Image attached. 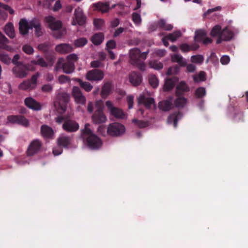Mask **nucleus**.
<instances>
[{"label":"nucleus","mask_w":248,"mask_h":248,"mask_svg":"<svg viewBox=\"0 0 248 248\" xmlns=\"http://www.w3.org/2000/svg\"><path fill=\"white\" fill-rule=\"evenodd\" d=\"M90 124H86L84 129L81 130V137L88 147L92 149H99L102 145L101 139L89 128Z\"/></svg>","instance_id":"nucleus-1"},{"label":"nucleus","mask_w":248,"mask_h":248,"mask_svg":"<svg viewBox=\"0 0 248 248\" xmlns=\"http://www.w3.org/2000/svg\"><path fill=\"white\" fill-rule=\"evenodd\" d=\"M149 51L141 53L140 49L134 48L129 52L130 62L131 64L137 66L140 70L144 71L145 64L144 61L146 59Z\"/></svg>","instance_id":"nucleus-2"},{"label":"nucleus","mask_w":248,"mask_h":248,"mask_svg":"<svg viewBox=\"0 0 248 248\" xmlns=\"http://www.w3.org/2000/svg\"><path fill=\"white\" fill-rule=\"evenodd\" d=\"M45 22L47 24L48 27L51 30L59 31L62 27V23L61 21L56 20V18L51 16H46L45 18ZM62 32L58 31L54 34V36L57 38H60L63 35Z\"/></svg>","instance_id":"nucleus-3"},{"label":"nucleus","mask_w":248,"mask_h":248,"mask_svg":"<svg viewBox=\"0 0 248 248\" xmlns=\"http://www.w3.org/2000/svg\"><path fill=\"white\" fill-rule=\"evenodd\" d=\"M75 68V64L73 62H68L62 58L58 59L55 67V71H59L62 69L63 72L67 74L73 73Z\"/></svg>","instance_id":"nucleus-4"},{"label":"nucleus","mask_w":248,"mask_h":248,"mask_svg":"<svg viewBox=\"0 0 248 248\" xmlns=\"http://www.w3.org/2000/svg\"><path fill=\"white\" fill-rule=\"evenodd\" d=\"M125 131V127L119 123H113L108 125V134L113 137H118L123 135Z\"/></svg>","instance_id":"nucleus-5"},{"label":"nucleus","mask_w":248,"mask_h":248,"mask_svg":"<svg viewBox=\"0 0 248 248\" xmlns=\"http://www.w3.org/2000/svg\"><path fill=\"white\" fill-rule=\"evenodd\" d=\"M69 95L66 93H59L57 97L58 103V111L60 114L64 113L67 108Z\"/></svg>","instance_id":"nucleus-6"},{"label":"nucleus","mask_w":248,"mask_h":248,"mask_svg":"<svg viewBox=\"0 0 248 248\" xmlns=\"http://www.w3.org/2000/svg\"><path fill=\"white\" fill-rule=\"evenodd\" d=\"M86 16L84 15L82 9L78 7L75 10L74 16L72 22L73 25L78 24L79 26H83L86 23Z\"/></svg>","instance_id":"nucleus-7"},{"label":"nucleus","mask_w":248,"mask_h":248,"mask_svg":"<svg viewBox=\"0 0 248 248\" xmlns=\"http://www.w3.org/2000/svg\"><path fill=\"white\" fill-rule=\"evenodd\" d=\"M39 74L37 73L32 76L30 80H26L21 83L19 88L24 90H31L34 89L37 85V81Z\"/></svg>","instance_id":"nucleus-8"},{"label":"nucleus","mask_w":248,"mask_h":248,"mask_svg":"<svg viewBox=\"0 0 248 248\" xmlns=\"http://www.w3.org/2000/svg\"><path fill=\"white\" fill-rule=\"evenodd\" d=\"M104 77V72L99 69H94L88 71L86 75V78L90 81H100Z\"/></svg>","instance_id":"nucleus-9"},{"label":"nucleus","mask_w":248,"mask_h":248,"mask_svg":"<svg viewBox=\"0 0 248 248\" xmlns=\"http://www.w3.org/2000/svg\"><path fill=\"white\" fill-rule=\"evenodd\" d=\"M106 105L111 115L118 119H122L124 118L125 115L123 111L118 108L114 107L110 101H107Z\"/></svg>","instance_id":"nucleus-10"},{"label":"nucleus","mask_w":248,"mask_h":248,"mask_svg":"<svg viewBox=\"0 0 248 248\" xmlns=\"http://www.w3.org/2000/svg\"><path fill=\"white\" fill-rule=\"evenodd\" d=\"M7 121L11 123L16 124L25 127L29 125V122L22 115H10L7 117Z\"/></svg>","instance_id":"nucleus-11"},{"label":"nucleus","mask_w":248,"mask_h":248,"mask_svg":"<svg viewBox=\"0 0 248 248\" xmlns=\"http://www.w3.org/2000/svg\"><path fill=\"white\" fill-rule=\"evenodd\" d=\"M72 95L74 98L75 102L77 104H85L86 99L83 95L79 87L74 86L72 89Z\"/></svg>","instance_id":"nucleus-12"},{"label":"nucleus","mask_w":248,"mask_h":248,"mask_svg":"<svg viewBox=\"0 0 248 248\" xmlns=\"http://www.w3.org/2000/svg\"><path fill=\"white\" fill-rule=\"evenodd\" d=\"M28 67L27 65L23 64V63L15 66L13 68V72L14 74L18 78H23L25 77L27 75V71H28Z\"/></svg>","instance_id":"nucleus-13"},{"label":"nucleus","mask_w":248,"mask_h":248,"mask_svg":"<svg viewBox=\"0 0 248 248\" xmlns=\"http://www.w3.org/2000/svg\"><path fill=\"white\" fill-rule=\"evenodd\" d=\"M42 146L41 142L34 140L31 142L28 148L27 154L28 156H32L37 153Z\"/></svg>","instance_id":"nucleus-14"},{"label":"nucleus","mask_w":248,"mask_h":248,"mask_svg":"<svg viewBox=\"0 0 248 248\" xmlns=\"http://www.w3.org/2000/svg\"><path fill=\"white\" fill-rule=\"evenodd\" d=\"M62 128L66 132H73L77 131L79 129V125L76 121L67 119L64 122Z\"/></svg>","instance_id":"nucleus-15"},{"label":"nucleus","mask_w":248,"mask_h":248,"mask_svg":"<svg viewBox=\"0 0 248 248\" xmlns=\"http://www.w3.org/2000/svg\"><path fill=\"white\" fill-rule=\"evenodd\" d=\"M92 120L95 124H100L105 123L107 118L103 111L95 110L92 116Z\"/></svg>","instance_id":"nucleus-16"},{"label":"nucleus","mask_w":248,"mask_h":248,"mask_svg":"<svg viewBox=\"0 0 248 248\" xmlns=\"http://www.w3.org/2000/svg\"><path fill=\"white\" fill-rule=\"evenodd\" d=\"M113 84L111 82L108 81L103 84L102 86L100 95L103 98H106L109 95L112 90Z\"/></svg>","instance_id":"nucleus-17"},{"label":"nucleus","mask_w":248,"mask_h":248,"mask_svg":"<svg viewBox=\"0 0 248 248\" xmlns=\"http://www.w3.org/2000/svg\"><path fill=\"white\" fill-rule=\"evenodd\" d=\"M129 79L130 83L135 86H139L142 81V77L140 73L133 72L129 74Z\"/></svg>","instance_id":"nucleus-18"},{"label":"nucleus","mask_w":248,"mask_h":248,"mask_svg":"<svg viewBox=\"0 0 248 248\" xmlns=\"http://www.w3.org/2000/svg\"><path fill=\"white\" fill-rule=\"evenodd\" d=\"M31 29V21L28 23L25 19H21L19 23V32L22 35L28 33L29 30Z\"/></svg>","instance_id":"nucleus-19"},{"label":"nucleus","mask_w":248,"mask_h":248,"mask_svg":"<svg viewBox=\"0 0 248 248\" xmlns=\"http://www.w3.org/2000/svg\"><path fill=\"white\" fill-rule=\"evenodd\" d=\"M25 104L30 108L35 110H39L41 109L40 104L31 97H28L25 99Z\"/></svg>","instance_id":"nucleus-20"},{"label":"nucleus","mask_w":248,"mask_h":248,"mask_svg":"<svg viewBox=\"0 0 248 248\" xmlns=\"http://www.w3.org/2000/svg\"><path fill=\"white\" fill-rule=\"evenodd\" d=\"M178 81V78L173 77L172 78H167L164 85V90L165 91H169L172 90L175 86V84Z\"/></svg>","instance_id":"nucleus-21"},{"label":"nucleus","mask_w":248,"mask_h":248,"mask_svg":"<svg viewBox=\"0 0 248 248\" xmlns=\"http://www.w3.org/2000/svg\"><path fill=\"white\" fill-rule=\"evenodd\" d=\"M189 91V88L184 81H181L176 87V95L177 96H182L186 92Z\"/></svg>","instance_id":"nucleus-22"},{"label":"nucleus","mask_w":248,"mask_h":248,"mask_svg":"<svg viewBox=\"0 0 248 248\" xmlns=\"http://www.w3.org/2000/svg\"><path fill=\"white\" fill-rule=\"evenodd\" d=\"M72 46L67 44H61L56 46L55 50L61 54L67 53L73 51Z\"/></svg>","instance_id":"nucleus-23"},{"label":"nucleus","mask_w":248,"mask_h":248,"mask_svg":"<svg viewBox=\"0 0 248 248\" xmlns=\"http://www.w3.org/2000/svg\"><path fill=\"white\" fill-rule=\"evenodd\" d=\"M182 117V114L180 112H177L170 114L168 118L167 123L169 124H173L174 127L177 126L178 120Z\"/></svg>","instance_id":"nucleus-24"},{"label":"nucleus","mask_w":248,"mask_h":248,"mask_svg":"<svg viewBox=\"0 0 248 248\" xmlns=\"http://www.w3.org/2000/svg\"><path fill=\"white\" fill-rule=\"evenodd\" d=\"M35 29V35L39 37L43 34L41 23L36 19H33L31 21V29Z\"/></svg>","instance_id":"nucleus-25"},{"label":"nucleus","mask_w":248,"mask_h":248,"mask_svg":"<svg viewBox=\"0 0 248 248\" xmlns=\"http://www.w3.org/2000/svg\"><path fill=\"white\" fill-rule=\"evenodd\" d=\"M139 103L143 104L147 108H150L152 105L155 104L154 99L151 97H146L144 95H140L138 98Z\"/></svg>","instance_id":"nucleus-26"},{"label":"nucleus","mask_w":248,"mask_h":248,"mask_svg":"<svg viewBox=\"0 0 248 248\" xmlns=\"http://www.w3.org/2000/svg\"><path fill=\"white\" fill-rule=\"evenodd\" d=\"M58 144L61 147L68 148L71 142V138L66 136H60L57 139Z\"/></svg>","instance_id":"nucleus-27"},{"label":"nucleus","mask_w":248,"mask_h":248,"mask_svg":"<svg viewBox=\"0 0 248 248\" xmlns=\"http://www.w3.org/2000/svg\"><path fill=\"white\" fill-rule=\"evenodd\" d=\"M220 35L223 38L224 41H228L232 38L233 36V33L232 31L229 30L228 27H225L220 32Z\"/></svg>","instance_id":"nucleus-28"},{"label":"nucleus","mask_w":248,"mask_h":248,"mask_svg":"<svg viewBox=\"0 0 248 248\" xmlns=\"http://www.w3.org/2000/svg\"><path fill=\"white\" fill-rule=\"evenodd\" d=\"M5 11H8L10 14H14V10L7 5L0 3V18L3 19L5 17L6 14Z\"/></svg>","instance_id":"nucleus-29"},{"label":"nucleus","mask_w":248,"mask_h":248,"mask_svg":"<svg viewBox=\"0 0 248 248\" xmlns=\"http://www.w3.org/2000/svg\"><path fill=\"white\" fill-rule=\"evenodd\" d=\"M4 31L6 35L10 38H14L15 37V29L14 25L12 23L9 22L6 24L4 28Z\"/></svg>","instance_id":"nucleus-30"},{"label":"nucleus","mask_w":248,"mask_h":248,"mask_svg":"<svg viewBox=\"0 0 248 248\" xmlns=\"http://www.w3.org/2000/svg\"><path fill=\"white\" fill-rule=\"evenodd\" d=\"M41 132L43 137L48 138H51L54 134L53 129L46 125H43L41 126Z\"/></svg>","instance_id":"nucleus-31"},{"label":"nucleus","mask_w":248,"mask_h":248,"mask_svg":"<svg viewBox=\"0 0 248 248\" xmlns=\"http://www.w3.org/2000/svg\"><path fill=\"white\" fill-rule=\"evenodd\" d=\"M93 6L96 10L101 11L102 13H106L109 9V5L108 2H99L93 4Z\"/></svg>","instance_id":"nucleus-32"},{"label":"nucleus","mask_w":248,"mask_h":248,"mask_svg":"<svg viewBox=\"0 0 248 248\" xmlns=\"http://www.w3.org/2000/svg\"><path fill=\"white\" fill-rule=\"evenodd\" d=\"M104 39V34L102 32H98L94 34L92 37L91 41L95 45H99L103 41Z\"/></svg>","instance_id":"nucleus-33"},{"label":"nucleus","mask_w":248,"mask_h":248,"mask_svg":"<svg viewBox=\"0 0 248 248\" xmlns=\"http://www.w3.org/2000/svg\"><path fill=\"white\" fill-rule=\"evenodd\" d=\"M172 107V103L170 101L166 100L160 101L158 104V108L164 111L170 110Z\"/></svg>","instance_id":"nucleus-34"},{"label":"nucleus","mask_w":248,"mask_h":248,"mask_svg":"<svg viewBox=\"0 0 248 248\" xmlns=\"http://www.w3.org/2000/svg\"><path fill=\"white\" fill-rule=\"evenodd\" d=\"M75 80L78 83L81 88L87 92H90L93 88V86L88 82L83 81L80 78H76Z\"/></svg>","instance_id":"nucleus-35"},{"label":"nucleus","mask_w":248,"mask_h":248,"mask_svg":"<svg viewBox=\"0 0 248 248\" xmlns=\"http://www.w3.org/2000/svg\"><path fill=\"white\" fill-rule=\"evenodd\" d=\"M194 38V41L197 42H200L204 39L206 35V32L204 30H197L195 33Z\"/></svg>","instance_id":"nucleus-36"},{"label":"nucleus","mask_w":248,"mask_h":248,"mask_svg":"<svg viewBox=\"0 0 248 248\" xmlns=\"http://www.w3.org/2000/svg\"><path fill=\"white\" fill-rule=\"evenodd\" d=\"M171 60L173 62H177L182 66H184L186 65V62L181 55L178 54H174L171 56Z\"/></svg>","instance_id":"nucleus-37"},{"label":"nucleus","mask_w":248,"mask_h":248,"mask_svg":"<svg viewBox=\"0 0 248 248\" xmlns=\"http://www.w3.org/2000/svg\"><path fill=\"white\" fill-rule=\"evenodd\" d=\"M157 26L159 28L162 29L166 31H170L173 28V26L172 25L167 24L165 20L164 19L159 20L157 22Z\"/></svg>","instance_id":"nucleus-38"},{"label":"nucleus","mask_w":248,"mask_h":248,"mask_svg":"<svg viewBox=\"0 0 248 248\" xmlns=\"http://www.w3.org/2000/svg\"><path fill=\"white\" fill-rule=\"evenodd\" d=\"M178 98L175 100L174 103L176 107L183 108L187 102V99L183 96H177Z\"/></svg>","instance_id":"nucleus-39"},{"label":"nucleus","mask_w":248,"mask_h":248,"mask_svg":"<svg viewBox=\"0 0 248 248\" xmlns=\"http://www.w3.org/2000/svg\"><path fill=\"white\" fill-rule=\"evenodd\" d=\"M181 35L182 33L181 31H177L173 32L171 33H169L167 36L169 40L173 42L175 41L178 38L181 37Z\"/></svg>","instance_id":"nucleus-40"},{"label":"nucleus","mask_w":248,"mask_h":248,"mask_svg":"<svg viewBox=\"0 0 248 248\" xmlns=\"http://www.w3.org/2000/svg\"><path fill=\"white\" fill-rule=\"evenodd\" d=\"M206 94L205 88L202 87L198 88L195 92V95L197 98H202L205 96Z\"/></svg>","instance_id":"nucleus-41"},{"label":"nucleus","mask_w":248,"mask_h":248,"mask_svg":"<svg viewBox=\"0 0 248 248\" xmlns=\"http://www.w3.org/2000/svg\"><path fill=\"white\" fill-rule=\"evenodd\" d=\"M149 82L151 86L154 88H155L158 86V80L156 77L154 75H149Z\"/></svg>","instance_id":"nucleus-42"},{"label":"nucleus","mask_w":248,"mask_h":248,"mask_svg":"<svg viewBox=\"0 0 248 248\" xmlns=\"http://www.w3.org/2000/svg\"><path fill=\"white\" fill-rule=\"evenodd\" d=\"M221 31V26L219 25H217L215 26L212 29L210 32V35L212 37L218 36L220 35Z\"/></svg>","instance_id":"nucleus-43"},{"label":"nucleus","mask_w":248,"mask_h":248,"mask_svg":"<svg viewBox=\"0 0 248 248\" xmlns=\"http://www.w3.org/2000/svg\"><path fill=\"white\" fill-rule=\"evenodd\" d=\"M193 80L195 82L205 81L206 80L205 73L203 71L200 72L199 74L193 77Z\"/></svg>","instance_id":"nucleus-44"},{"label":"nucleus","mask_w":248,"mask_h":248,"mask_svg":"<svg viewBox=\"0 0 248 248\" xmlns=\"http://www.w3.org/2000/svg\"><path fill=\"white\" fill-rule=\"evenodd\" d=\"M49 46H50V45L48 43H42V44H39L38 46V49L39 50L42 51L43 52H44L45 54L48 53L49 52H50L49 50Z\"/></svg>","instance_id":"nucleus-45"},{"label":"nucleus","mask_w":248,"mask_h":248,"mask_svg":"<svg viewBox=\"0 0 248 248\" xmlns=\"http://www.w3.org/2000/svg\"><path fill=\"white\" fill-rule=\"evenodd\" d=\"M8 43V40L7 38L0 31V48L5 49Z\"/></svg>","instance_id":"nucleus-46"},{"label":"nucleus","mask_w":248,"mask_h":248,"mask_svg":"<svg viewBox=\"0 0 248 248\" xmlns=\"http://www.w3.org/2000/svg\"><path fill=\"white\" fill-rule=\"evenodd\" d=\"M191 59L193 63H202L204 60V58L202 55H197L192 56Z\"/></svg>","instance_id":"nucleus-47"},{"label":"nucleus","mask_w":248,"mask_h":248,"mask_svg":"<svg viewBox=\"0 0 248 248\" xmlns=\"http://www.w3.org/2000/svg\"><path fill=\"white\" fill-rule=\"evenodd\" d=\"M132 123L137 125L140 128H144L148 125V123L147 122L138 120L137 119H134L132 120Z\"/></svg>","instance_id":"nucleus-48"},{"label":"nucleus","mask_w":248,"mask_h":248,"mask_svg":"<svg viewBox=\"0 0 248 248\" xmlns=\"http://www.w3.org/2000/svg\"><path fill=\"white\" fill-rule=\"evenodd\" d=\"M87 43V40L85 38H80L75 41V45L77 47H82Z\"/></svg>","instance_id":"nucleus-49"},{"label":"nucleus","mask_w":248,"mask_h":248,"mask_svg":"<svg viewBox=\"0 0 248 248\" xmlns=\"http://www.w3.org/2000/svg\"><path fill=\"white\" fill-rule=\"evenodd\" d=\"M22 50L28 55H31L34 52L33 48L31 46L28 44L23 46Z\"/></svg>","instance_id":"nucleus-50"},{"label":"nucleus","mask_w":248,"mask_h":248,"mask_svg":"<svg viewBox=\"0 0 248 248\" xmlns=\"http://www.w3.org/2000/svg\"><path fill=\"white\" fill-rule=\"evenodd\" d=\"M0 61L6 64L10 63L11 59L7 54H0Z\"/></svg>","instance_id":"nucleus-51"},{"label":"nucleus","mask_w":248,"mask_h":248,"mask_svg":"<svg viewBox=\"0 0 248 248\" xmlns=\"http://www.w3.org/2000/svg\"><path fill=\"white\" fill-rule=\"evenodd\" d=\"M150 65L151 67L156 70L161 69L163 67L162 63L157 61H153L150 62Z\"/></svg>","instance_id":"nucleus-52"},{"label":"nucleus","mask_w":248,"mask_h":248,"mask_svg":"<svg viewBox=\"0 0 248 248\" xmlns=\"http://www.w3.org/2000/svg\"><path fill=\"white\" fill-rule=\"evenodd\" d=\"M104 21L101 19H95L93 20V25L98 30H101L104 25Z\"/></svg>","instance_id":"nucleus-53"},{"label":"nucleus","mask_w":248,"mask_h":248,"mask_svg":"<svg viewBox=\"0 0 248 248\" xmlns=\"http://www.w3.org/2000/svg\"><path fill=\"white\" fill-rule=\"evenodd\" d=\"M179 67L177 65L170 67L168 69L167 75H171L172 74H177L179 72Z\"/></svg>","instance_id":"nucleus-54"},{"label":"nucleus","mask_w":248,"mask_h":248,"mask_svg":"<svg viewBox=\"0 0 248 248\" xmlns=\"http://www.w3.org/2000/svg\"><path fill=\"white\" fill-rule=\"evenodd\" d=\"M66 59V61L68 62H73L75 64V62L78 60V58L77 55L73 53L68 55Z\"/></svg>","instance_id":"nucleus-55"},{"label":"nucleus","mask_w":248,"mask_h":248,"mask_svg":"<svg viewBox=\"0 0 248 248\" xmlns=\"http://www.w3.org/2000/svg\"><path fill=\"white\" fill-rule=\"evenodd\" d=\"M45 56L46 59L48 63L50 65H52L55 62V57L52 54L51 52H49L48 53L45 54Z\"/></svg>","instance_id":"nucleus-56"},{"label":"nucleus","mask_w":248,"mask_h":248,"mask_svg":"<svg viewBox=\"0 0 248 248\" xmlns=\"http://www.w3.org/2000/svg\"><path fill=\"white\" fill-rule=\"evenodd\" d=\"M132 20L135 24H140L141 22L140 15L138 13H133L132 14Z\"/></svg>","instance_id":"nucleus-57"},{"label":"nucleus","mask_w":248,"mask_h":248,"mask_svg":"<svg viewBox=\"0 0 248 248\" xmlns=\"http://www.w3.org/2000/svg\"><path fill=\"white\" fill-rule=\"evenodd\" d=\"M95 107L96 108V110L103 111V109L104 108V103L103 101L99 100L96 101L95 104Z\"/></svg>","instance_id":"nucleus-58"},{"label":"nucleus","mask_w":248,"mask_h":248,"mask_svg":"<svg viewBox=\"0 0 248 248\" xmlns=\"http://www.w3.org/2000/svg\"><path fill=\"white\" fill-rule=\"evenodd\" d=\"M37 58H38L37 60V65H40L43 67H46L48 66V63L44 60L42 58H39V56H37Z\"/></svg>","instance_id":"nucleus-59"},{"label":"nucleus","mask_w":248,"mask_h":248,"mask_svg":"<svg viewBox=\"0 0 248 248\" xmlns=\"http://www.w3.org/2000/svg\"><path fill=\"white\" fill-rule=\"evenodd\" d=\"M243 113L241 111L235 114L233 117V120L234 122H239L241 121H243Z\"/></svg>","instance_id":"nucleus-60"},{"label":"nucleus","mask_w":248,"mask_h":248,"mask_svg":"<svg viewBox=\"0 0 248 248\" xmlns=\"http://www.w3.org/2000/svg\"><path fill=\"white\" fill-rule=\"evenodd\" d=\"M53 89V87L51 84H46L42 86L41 90L42 92L45 93L50 92Z\"/></svg>","instance_id":"nucleus-61"},{"label":"nucleus","mask_w":248,"mask_h":248,"mask_svg":"<svg viewBox=\"0 0 248 248\" xmlns=\"http://www.w3.org/2000/svg\"><path fill=\"white\" fill-rule=\"evenodd\" d=\"M180 48L183 52H187L190 50V45L186 43L181 44L180 46Z\"/></svg>","instance_id":"nucleus-62"},{"label":"nucleus","mask_w":248,"mask_h":248,"mask_svg":"<svg viewBox=\"0 0 248 248\" xmlns=\"http://www.w3.org/2000/svg\"><path fill=\"white\" fill-rule=\"evenodd\" d=\"M20 59V55L19 54H16L13 59L12 60V61L11 62H12L15 65V66H16L18 64H21L22 63V62H18V61Z\"/></svg>","instance_id":"nucleus-63"},{"label":"nucleus","mask_w":248,"mask_h":248,"mask_svg":"<svg viewBox=\"0 0 248 248\" xmlns=\"http://www.w3.org/2000/svg\"><path fill=\"white\" fill-rule=\"evenodd\" d=\"M116 42L113 40L108 41L106 44V47L107 49L115 48L116 47Z\"/></svg>","instance_id":"nucleus-64"}]
</instances>
